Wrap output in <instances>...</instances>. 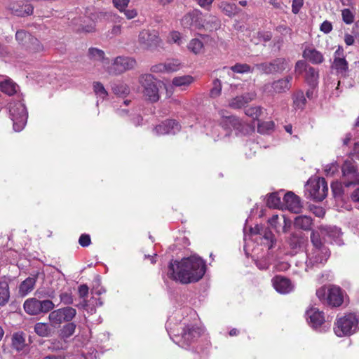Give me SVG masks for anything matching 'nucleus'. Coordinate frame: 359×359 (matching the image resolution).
<instances>
[{
    "mask_svg": "<svg viewBox=\"0 0 359 359\" xmlns=\"http://www.w3.org/2000/svg\"><path fill=\"white\" fill-rule=\"evenodd\" d=\"M205 262L198 256H191L180 261L171 260L167 276L182 284H189L200 280L205 273Z\"/></svg>",
    "mask_w": 359,
    "mask_h": 359,
    "instance_id": "obj_1",
    "label": "nucleus"
},
{
    "mask_svg": "<svg viewBox=\"0 0 359 359\" xmlns=\"http://www.w3.org/2000/svg\"><path fill=\"white\" fill-rule=\"evenodd\" d=\"M93 19L89 17L74 18L72 20V25L77 32H93L95 30V22L94 19L107 20L114 22H120L122 18L113 12L100 11L93 14Z\"/></svg>",
    "mask_w": 359,
    "mask_h": 359,
    "instance_id": "obj_2",
    "label": "nucleus"
},
{
    "mask_svg": "<svg viewBox=\"0 0 359 359\" xmlns=\"http://www.w3.org/2000/svg\"><path fill=\"white\" fill-rule=\"evenodd\" d=\"M334 330L338 337L349 336L359 331V314L350 313L338 318Z\"/></svg>",
    "mask_w": 359,
    "mask_h": 359,
    "instance_id": "obj_3",
    "label": "nucleus"
},
{
    "mask_svg": "<svg viewBox=\"0 0 359 359\" xmlns=\"http://www.w3.org/2000/svg\"><path fill=\"white\" fill-rule=\"evenodd\" d=\"M139 82L143 88V95L147 100L151 102L158 101L160 98L159 88L158 84L159 81L151 74H145L139 77Z\"/></svg>",
    "mask_w": 359,
    "mask_h": 359,
    "instance_id": "obj_4",
    "label": "nucleus"
},
{
    "mask_svg": "<svg viewBox=\"0 0 359 359\" xmlns=\"http://www.w3.org/2000/svg\"><path fill=\"white\" fill-rule=\"evenodd\" d=\"M316 295L323 304L332 306H339L343 302L341 289L336 286L321 287L316 290Z\"/></svg>",
    "mask_w": 359,
    "mask_h": 359,
    "instance_id": "obj_5",
    "label": "nucleus"
},
{
    "mask_svg": "<svg viewBox=\"0 0 359 359\" xmlns=\"http://www.w3.org/2000/svg\"><path fill=\"white\" fill-rule=\"evenodd\" d=\"M9 111L14 130L16 132L21 131L27 123L28 116L25 105L21 102H11Z\"/></svg>",
    "mask_w": 359,
    "mask_h": 359,
    "instance_id": "obj_6",
    "label": "nucleus"
},
{
    "mask_svg": "<svg viewBox=\"0 0 359 359\" xmlns=\"http://www.w3.org/2000/svg\"><path fill=\"white\" fill-rule=\"evenodd\" d=\"M330 257L327 248H312L307 253L306 271L319 268L324 265Z\"/></svg>",
    "mask_w": 359,
    "mask_h": 359,
    "instance_id": "obj_7",
    "label": "nucleus"
},
{
    "mask_svg": "<svg viewBox=\"0 0 359 359\" xmlns=\"http://www.w3.org/2000/svg\"><path fill=\"white\" fill-rule=\"evenodd\" d=\"M306 191L309 198L316 201H322L327 194V184L324 178L310 179L306 185Z\"/></svg>",
    "mask_w": 359,
    "mask_h": 359,
    "instance_id": "obj_8",
    "label": "nucleus"
},
{
    "mask_svg": "<svg viewBox=\"0 0 359 359\" xmlns=\"http://www.w3.org/2000/svg\"><path fill=\"white\" fill-rule=\"evenodd\" d=\"M76 315V311L73 307L66 306L50 311L48 320L50 325L58 328L65 322H70Z\"/></svg>",
    "mask_w": 359,
    "mask_h": 359,
    "instance_id": "obj_9",
    "label": "nucleus"
},
{
    "mask_svg": "<svg viewBox=\"0 0 359 359\" xmlns=\"http://www.w3.org/2000/svg\"><path fill=\"white\" fill-rule=\"evenodd\" d=\"M23 306L27 313L38 315L50 311L55 307V304L48 299L40 301L36 298H29L25 302Z\"/></svg>",
    "mask_w": 359,
    "mask_h": 359,
    "instance_id": "obj_10",
    "label": "nucleus"
},
{
    "mask_svg": "<svg viewBox=\"0 0 359 359\" xmlns=\"http://www.w3.org/2000/svg\"><path fill=\"white\" fill-rule=\"evenodd\" d=\"M290 61L283 57L276 58L269 62L256 65L258 70L266 74L282 73L286 69L290 68Z\"/></svg>",
    "mask_w": 359,
    "mask_h": 359,
    "instance_id": "obj_11",
    "label": "nucleus"
},
{
    "mask_svg": "<svg viewBox=\"0 0 359 359\" xmlns=\"http://www.w3.org/2000/svg\"><path fill=\"white\" fill-rule=\"evenodd\" d=\"M135 65L136 61L135 59L119 56L115 58L111 65L108 68L107 72L109 74L117 75L134 68Z\"/></svg>",
    "mask_w": 359,
    "mask_h": 359,
    "instance_id": "obj_12",
    "label": "nucleus"
},
{
    "mask_svg": "<svg viewBox=\"0 0 359 359\" xmlns=\"http://www.w3.org/2000/svg\"><path fill=\"white\" fill-rule=\"evenodd\" d=\"M292 80V76L290 75L275 80L264 86V91L271 95L284 93L290 89Z\"/></svg>",
    "mask_w": 359,
    "mask_h": 359,
    "instance_id": "obj_13",
    "label": "nucleus"
},
{
    "mask_svg": "<svg viewBox=\"0 0 359 359\" xmlns=\"http://www.w3.org/2000/svg\"><path fill=\"white\" fill-rule=\"evenodd\" d=\"M341 171L344 177L342 182L344 187L359 184V174L351 161H346L341 167Z\"/></svg>",
    "mask_w": 359,
    "mask_h": 359,
    "instance_id": "obj_14",
    "label": "nucleus"
},
{
    "mask_svg": "<svg viewBox=\"0 0 359 359\" xmlns=\"http://www.w3.org/2000/svg\"><path fill=\"white\" fill-rule=\"evenodd\" d=\"M201 15L199 10H193L182 18V25L188 29H201L203 25Z\"/></svg>",
    "mask_w": 359,
    "mask_h": 359,
    "instance_id": "obj_15",
    "label": "nucleus"
},
{
    "mask_svg": "<svg viewBox=\"0 0 359 359\" xmlns=\"http://www.w3.org/2000/svg\"><path fill=\"white\" fill-rule=\"evenodd\" d=\"M140 44L144 48H150L158 45L160 39L156 31L142 30L138 36Z\"/></svg>",
    "mask_w": 359,
    "mask_h": 359,
    "instance_id": "obj_16",
    "label": "nucleus"
},
{
    "mask_svg": "<svg viewBox=\"0 0 359 359\" xmlns=\"http://www.w3.org/2000/svg\"><path fill=\"white\" fill-rule=\"evenodd\" d=\"M180 129V126L175 120H167L156 126L154 128L153 133L156 135H175L179 132Z\"/></svg>",
    "mask_w": 359,
    "mask_h": 359,
    "instance_id": "obj_17",
    "label": "nucleus"
},
{
    "mask_svg": "<svg viewBox=\"0 0 359 359\" xmlns=\"http://www.w3.org/2000/svg\"><path fill=\"white\" fill-rule=\"evenodd\" d=\"M221 120V127L225 130L224 136H229L230 130L234 129L241 130L243 128L242 121L236 116H224L223 115Z\"/></svg>",
    "mask_w": 359,
    "mask_h": 359,
    "instance_id": "obj_18",
    "label": "nucleus"
},
{
    "mask_svg": "<svg viewBox=\"0 0 359 359\" xmlns=\"http://www.w3.org/2000/svg\"><path fill=\"white\" fill-rule=\"evenodd\" d=\"M306 316L308 323L313 329H317L325 322L323 313L315 307L308 309L306 312Z\"/></svg>",
    "mask_w": 359,
    "mask_h": 359,
    "instance_id": "obj_19",
    "label": "nucleus"
},
{
    "mask_svg": "<svg viewBox=\"0 0 359 359\" xmlns=\"http://www.w3.org/2000/svg\"><path fill=\"white\" fill-rule=\"evenodd\" d=\"M286 208L292 212L299 213L302 210L300 198L292 192H287L283 198Z\"/></svg>",
    "mask_w": 359,
    "mask_h": 359,
    "instance_id": "obj_20",
    "label": "nucleus"
},
{
    "mask_svg": "<svg viewBox=\"0 0 359 359\" xmlns=\"http://www.w3.org/2000/svg\"><path fill=\"white\" fill-rule=\"evenodd\" d=\"M320 234L327 236L330 239L331 242H334L337 245H343L341 239V229L336 226H323L320 229Z\"/></svg>",
    "mask_w": 359,
    "mask_h": 359,
    "instance_id": "obj_21",
    "label": "nucleus"
},
{
    "mask_svg": "<svg viewBox=\"0 0 359 359\" xmlns=\"http://www.w3.org/2000/svg\"><path fill=\"white\" fill-rule=\"evenodd\" d=\"M272 284L275 290L280 294H287L293 290L290 280L281 276H276L272 279Z\"/></svg>",
    "mask_w": 359,
    "mask_h": 359,
    "instance_id": "obj_22",
    "label": "nucleus"
},
{
    "mask_svg": "<svg viewBox=\"0 0 359 359\" xmlns=\"http://www.w3.org/2000/svg\"><path fill=\"white\" fill-rule=\"evenodd\" d=\"M305 238L302 232H293L285 239L288 248L294 252H297L302 246Z\"/></svg>",
    "mask_w": 359,
    "mask_h": 359,
    "instance_id": "obj_23",
    "label": "nucleus"
},
{
    "mask_svg": "<svg viewBox=\"0 0 359 359\" xmlns=\"http://www.w3.org/2000/svg\"><path fill=\"white\" fill-rule=\"evenodd\" d=\"M256 94L253 92L245 93L241 96H236L231 99L229 102V106L233 109H240L245 104L252 101L255 98Z\"/></svg>",
    "mask_w": 359,
    "mask_h": 359,
    "instance_id": "obj_24",
    "label": "nucleus"
},
{
    "mask_svg": "<svg viewBox=\"0 0 359 359\" xmlns=\"http://www.w3.org/2000/svg\"><path fill=\"white\" fill-rule=\"evenodd\" d=\"M201 329L194 325H188L183 329L181 333L182 339L188 344L198 338L201 334Z\"/></svg>",
    "mask_w": 359,
    "mask_h": 359,
    "instance_id": "obj_25",
    "label": "nucleus"
},
{
    "mask_svg": "<svg viewBox=\"0 0 359 359\" xmlns=\"http://www.w3.org/2000/svg\"><path fill=\"white\" fill-rule=\"evenodd\" d=\"M9 299L10 291L8 278L6 276L0 277V306H5Z\"/></svg>",
    "mask_w": 359,
    "mask_h": 359,
    "instance_id": "obj_26",
    "label": "nucleus"
},
{
    "mask_svg": "<svg viewBox=\"0 0 359 359\" xmlns=\"http://www.w3.org/2000/svg\"><path fill=\"white\" fill-rule=\"evenodd\" d=\"M303 57L313 64H320L323 62V54L313 48H306L303 52Z\"/></svg>",
    "mask_w": 359,
    "mask_h": 359,
    "instance_id": "obj_27",
    "label": "nucleus"
},
{
    "mask_svg": "<svg viewBox=\"0 0 359 359\" xmlns=\"http://www.w3.org/2000/svg\"><path fill=\"white\" fill-rule=\"evenodd\" d=\"M219 8L224 14L229 18L235 16L241 11V9L236 4L227 1L221 2L219 5Z\"/></svg>",
    "mask_w": 359,
    "mask_h": 359,
    "instance_id": "obj_28",
    "label": "nucleus"
},
{
    "mask_svg": "<svg viewBox=\"0 0 359 359\" xmlns=\"http://www.w3.org/2000/svg\"><path fill=\"white\" fill-rule=\"evenodd\" d=\"M195 79L190 75H183L181 76H176L172 81V85L175 87L185 89L194 82Z\"/></svg>",
    "mask_w": 359,
    "mask_h": 359,
    "instance_id": "obj_29",
    "label": "nucleus"
},
{
    "mask_svg": "<svg viewBox=\"0 0 359 359\" xmlns=\"http://www.w3.org/2000/svg\"><path fill=\"white\" fill-rule=\"evenodd\" d=\"M36 278L28 277L19 286V293L22 296H26L34 290L36 284Z\"/></svg>",
    "mask_w": 359,
    "mask_h": 359,
    "instance_id": "obj_30",
    "label": "nucleus"
},
{
    "mask_svg": "<svg viewBox=\"0 0 359 359\" xmlns=\"http://www.w3.org/2000/svg\"><path fill=\"white\" fill-rule=\"evenodd\" d=\"M203 22V25L202 28H204L209 32L217 30L220 28L221 26V22L219 19L217 17L212 15H209Z\"/></svg>",
    "mask_w": 359,
    "mask_h": 359,
    "instance_id": "obj_31",
    "label": "nucleus"
},
{
    "mask_svg": "<svg viewBox=\"0 0 359 359\" xmlns=\"http://www.w3.org/2000/svg\"><path fill=\"white\" fill-rule=\"evenodd\" d=\"M312 224V218L306 215L296 217L294 221V225L296 227L305 231L310 230Z\"/></svg>",
    "mask_w": 359,
    "mask_h": 359,
    "instance_id": "obj_32",
    "label": "nucleus"
},
{
    "mask_svg": "<svg viewBox=\"0 0 359 359\" xmlns=\"http://www.w3.org/2000/svg\"><path fill=\"white\" fill-rule=\"evenodd\" d=\"M50 323H37L34 325V332L42 337H48L51 335L53 330Z\"/></svg>",
    "mask_w": 359,
    "mask_h": 359,
    "instance_id": "obj_33",
    "label": "nucleus"
},
{
    "mask_svg": "<svg viewBox=\"0 0 359 359\" xmlns=\"http://www.w3.org/2000/svg\"><path fill=\"white\" fill-rule=\"evenodd\" d=\"M18 86L11 79H6L0 82V88L1 91L8 95H13L18 90Z\"/></svg>",
    "mask_w": 359,
    "mask_h": 359,
    "instance_id": "obj_34",
    "label": "nucleus"
},
{
    "mask_svg": "<svg viewBox=\"0 0 359 359\" xmlns=\"http://www.w3.org/2000/svg\"><path fill=\"white\" fill-rule=\"evenodd\" d=\"M187 49L194 55H198L203 53L204 44L199 39H192L187 44Z\"/></svg>",
    "mask_w": 359,
    "mask_h": 359,
    "instance_id": "obj_35",
    "label": "nucleus"
},
{
    "mask_svg": "<svg viewBox=\"0 0 359 359\" xmlns=\"http://www.w3.org/2000/svg\"><path fill=\"white\" fill-rule=\"evenodd\" d=\"M293 107L295 109H303L306 105V100L302 90H297L292 95Z\"/></svg>",
    "mask_w": 359,
    "mask_h": 359,
    "instance_id": "obj_36",
    "label": "nucleus"
},
{
    "mask_svg": "<svg viewBox=\"0 0 359 359\" xmlns=\"http://www.w3.org/2000/svg\"><path fill=\"white\" fill-rule=\"evenodd\" d=\"M76 325L74 323L68 322L59 331V336L61 339L69 338L75 332Z\"/></svg>",
    "mask_w": 359,
    "mask_h": 359,
    "instance_id": "obj_37",
    "label": "nucleus"
},
{
    "mask_svg": "<svg viewBox=\"0 0 359 359\" xmlns=\"http://www.w3.org/2000/svg\"><path fill=\"white\" fill-rule=\"evenodd\" d=\"M318 79V71L312 67H309L306 72V82L310 86H315L317 84Z\"/></svg>",
    "mask_w": 359,
    "mask_h": 359,
    "instance_id": "obj_38",
    "label": "nucleus"
},
{
    "mask_svg": "<svg viewBox=\"0 0 359 359\" xmlns=\"http://www.w3.org/2000/svg\"><path fill=\"white\" fill-rule=\"evenodd\" d=\"M111 88L113 93L119 97H124L130 93L128 86L123 83H114Z\"/></svg>",
    "mask_w": 359,
    "mask_h": 359,
    "instance_id": "obj_39",
    "label": "nucleus"
},
{
    "mask_svg": "<svg viewBox=\"0 0 359 359\" xmlns=\"http://www.w3.org/2000/svg\"><path fill=\"white\" fill-rule=\"evenodd\" d=\"M332 68L334 69L337 73L344 74L348 69V63L344 58L336 57L334 60Z\"/></svg>",
    "mask_w": 359,
    "mask_h": 359,
    "instance_id": "obj_40",
    "label": "nucleus"
},
{
    "mask_svg": "<svg viewBox=\"0 0 359 359\" xmlns=\"http://www.w3.org/2000/svg\"><path fill=\"white\" fill-rule=\"evenodd\" d=\"M104 52L97 48H90L88 50V57L94 61L102 62L105 60Z\"/></svg>",
    "mask_w": 359,
    "mask_h": 359,
    "instance_id": "obj_41",
    "label": "nucleus"
},
{
    "mask_svg": "<svg viewBox=\"0 0 359 359\" xmlns=\"http://www.w3.org/2000/svg\"><path fill=\"white\" fill-rule=\"evenodd\" d=\"M28 48L34 52L39 53L43 50V46L40 41L36 39L31 36L27 45Z\"/></svg>",
    "mask_w": 359,
    "mask_h": 359,
    "instance_id": "obj_42",
    "label": "nucleus"
},
{
    "mask_svg": "<svg viewBox=\"0 0 359 359\" xmlns=\"http://www.w3.org/2000/svg\"><path fill=\"white\" fill-rule=\"evenodd\" d=\"M12 346L17 351L22 350L25 346V339L22 334L15 333L12 337Z\"/></svg>",
    "mask_w": 359,
    "mask_h": 359,
    "instance_id": "obj_43",
    "label": "nucleus"
},
{
    "mask_svg": "<svg viewBox=\"0 0 359 359\" xmlns=\"http://www.w3.org/2000/svg\"><path fill=\"white\" fill-rule=\"evenodd\" d=\"M269 208H279L281 206L280 197L276 193L271 194L266 201Z\"/></svg>",
    "mask_w": 359,
    "mask_h": 359,
    "instance_id": "obj_44",
    "label": "nucleus"
},
{
    "mask_svg": "<svg viewBox=\"0 0 359 359\" xmlns=\"http://www.w3.org/2000/svg\"><path fill=\"white\" fill-rule=\"evenodd\" d=\"M93 90L95 95L101 99H104L108 95L104 86L100 82H95L93 83Z\"/></svg>",
    "mask_w": 359,
    "mask_h": 359,
    "instance_id": "obj_45",
    "label": "nucleus"
},
{
    "mask_svg": "<svg viewBox=\"0 0 359 359\" xmlns=\"http://www.w3.org/2000/svg\"><path fill=\"white\" fill-rule=\"evenodd\" d=\"M230 69L233 72L239 74L249 73L252 72L250 66L247 64L237 63L235 65L231 67Z\"/></svg>",
    "mask_w": 359,
    "mask_h": 359,
    "instance_id": "obj_46",
    "label": "nucleus"
},
{
    "mask_svg": "<svg viewBox=\"0 0 359 359\" xmlns=\"http://www.w3.org/2000/svg\"><path fill=\"white\" fill-rule=\"evenodd\" d=\"M274 123L273 121L262 122L257 126V130L259 133L266 134L273 130Z\"/></svg>",
    "mask_w": 359,
    "mask_h": 359,
    "instance_id": "obj_47",
    "label": "nucleus"
},
{
    "mask_svg": "<svg viewBox=\"0 0 359 359\" xmlns=\"http://www.w3.org/2000/svg\"><path fill=\"white\" fill-rule=\"evenodd\" d=\"M164 64L166 72H176L181 67V64L177 60H169Z\"/></svg>",
    "mask_w": 359,
    "mask_h": 359,
    "instance_id": "obj_48",
    "label": "nucleus"
},
{
    "mask_svg": "<svg viewBox=\"0 0 359 359\" xmlns=\"http://www.w3.org/2000/svg\"><path fill=\"white\" fill-rule=\"evenodd\" d=\"M222 92V83L221 81L216 79L213 81V86L210 90V97H217L220 95Z\"/></svg>",
    "mask_w": 359,
    "mask_h": 359,
    "instance_id": "obj_49",
    "label": "nucleus"
},
{
    "mask_svg": "<svg viewBox=\"0 0 359 359\" xmlns=\"http://www.w3.org/2000/svg\"><path fill=\"white\" fill-rule=\"evenodd\" d=\"M263 238L267 241L269 244V249L273 247V244L276 243V239L274 234L269 229H264L263 231Z\"/></svg>",
    "mask_w": 359,
    "mask_h": 359,
    "instance_id": "obj_50",
    "label": "nucleus"
},
{
    "mask_svg": "<svg viewBox=\"0 0 359 359\" xmlns=\"http://www.w3.org/2000/svg\"><path fill=\"white\" fill-rule=\"evenodd\" d=\"M262 112V109L259 107H252L248 109H246L245 111V114L251 117L253 119H257L260 116Z\"/></svg>",
    "mask_w": 359,
    "mask_h": 359,
    "instance_id": "obj_51",
    "label": "nucleus"
},
{
    "mask_svg": "<svg viewBox=\"0 0 359 359\" xmlns=\"http://www.w3.org/2000/svg\"><path fill=\"white\" fill-rule=\"evenodd\" d=\"M112 3L114 6L122 13L128 7L130 0H113Z\"/></svg>",
    "mask_w": 359,
    "mask_h": 359,
    "instance_id": "obj_52",
    "label": "nucleus"
},
{
    "mask_svg": "<svg viewBox=\"0 0 359 359\" xmlns=\"http://www.w3.org/2000/svg\"><path fill=\"white\" fill-rule=\"evenodd\" d=\"M31 35L23 30L18 31L15 34V38L19 43H26L27 41H29Z\"/></svg>",
    "mask_w": 359,
    "mask_h": 359,
    "instance_id": "obj_53",
    "label": "nucleus"
},
{
    "mask_svg": "<svg viewBox=\"0 0 359 359\" xmlns=\"http://www.w3.org/2000/svg\"><path fill=\"white\" fill-rule=\"evenodd\" d=\"M168 40L170 43H175L179 46L182 43L180 33L176 31L170 33Z\"/></svg>",
    "mask_w": 359,
    "mask_h": 359,
    "instance_id": "obj_54",
    "label": "nucleus"
},
{
    "mask_svg": "<svg viewBox=\"0 0 359 359\" xmlns=\"http://www.w3.org/2000/svg\"><path fill=\"white\" fill-rule=\"evenodd\" d=\"M343 21L348 25L351 24L354 20V15L349 9H344L341 12Z\"/></svg>",
    "mask_w": 359,
    "mask_h": 359,
    "instance_id": "obj_55",
    "label": "nucleus"
},
{
    "mask_svg": "<svg viewBox=\"0 0 359 359\" xmlns=\"http://www.w3.org/2000/svg\"><path fill=\"white\" fill-rule=\"evenodd\" d=\"M311 240L313 244V248H326L322 244L318 233L313 231L311 234Z\"/></svg>",
    "mask_w": 359,
    "mask_h": 359,
    "instance_id": "obj_56",
    "label": "nucleus"
},
{
    "mask_svg": "<svg viewBox=\"0 0 359 359\" xmlns=\"http://www.w3.org/2000/svg\"><path fill=\"white\" fill-rule=\"evenodd\" d=\"M60 299L61 302L66 305H70L73 304V297L71 292H64L60 294Z\"/></svg>",
    "mask_w": 359,
    "mask_h": 359,
    "instance_id": "obj_57",
    "label": "nucleus"
},
{
    "mask_svg": "<svg viewBox=\"0 0 359 359\" xmlns=\"http://www.w3.org/2000/svg\"><path fill=\"white\" fill-rule=\"evenodd\" d=\"M339 170V165L336 163L327 165L325 168V172L327 176L334 175Z\"/></svg>",
    "mask_w": 359,
    "mask_h": 359,
    "instance_id": "obj_58",
    "label": "nucleus"
},
{
    "mask_svg": "<svg viewBox=\"0 0 359 359\" xmlns=\"http://www.w3.org/2000/svg\"><path fill=\"white\" fill-rule=\"evenodd\" d=\"M9 8L13 14L17 16H23V5L21 6L18 4H13L10 6Z\"/></svg>",
    "mask_w": 359,
    "mask_h": 359,
    "instance_id": "obj_59",
    "label": "nucleus"
},
{
    "mask_svg": "<svg viewBox=\"0 0 359 359\" xmlns=\"http://www.w3.org/2000/svg\"><path fill=\"white\" fill-rule=\"evenodd\" d=\"M304 4V0H292V11L294 14H297Z\"/></svg>",
    "mask_w": 359,
    "mask_h": 359,
    "instance_id": "obj_60",
    "label": "nucleus"
},
{
    "mask_svg": "<svg viewBox=\"0 0 359 359\" xmlns=\"http://www.w3.org/2000/svg\"><path fill=\"white\" fill-rule=\"evenodd\" d=\"M307 69L306 62L303 60H299L295 65L294 70L298 74H302L304 71L306 72Z\"/></svg>",
    "mask_w": 359,
    "mask_h": 359,
    "instance_id": "obj_61",
    "label": "nucleus"
},
{
    "mask_svg": "<svg viewBox=\"0 0 359 359\" xmlns=\"http://www.w3.org/2000/svg\"><path fill=\"white\" fill-rule=\"evenodd\" d=\"M79 243L82 247H88L91 243L90 236L88 234H82L79 239Z\"/></svg>",
    "mask_w": 359,
    "mask_h": 359,
    "instance_id": "obj_62",
    "label": "nucleus"
},
{
    "mask_svg": "<svg viewBox=\"0 0 359 359\" xmlns=\"http://www.w3.org/2000/svg\"><path fill=\"white\" fill-rule=\"evenodd\" d=\"M196 3L203 8L208 11L210 9L211 5L214 0H195Z\"/></svg>",
    "mask_w": 359,
    "mask_h": 359,
    "instance_id": "obj_63",
    "label": "nucleus"
},
{
    "mask_svg": "<svg viewBox=\"0 0 359 359\" xmlns=\"http://www.w3.org/2000/svg\"><path fill=\"white\" fill-rule=\"evenodd\" d=\"M320 29L325 34H328L332 31V25L331 22L325 20L321 24Z\"/></svg>",
    "mask_w": 359,
    "mask_h": 359,
    "instance_id": "obj_64",
    "label": "nucleus"
}]
</instances>
